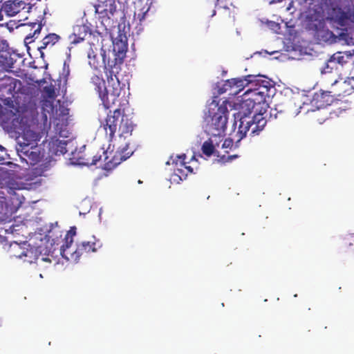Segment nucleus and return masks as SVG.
<instances>
[{"label": "nucleus", "mask_w": 354, "mask_h": 354, "mask_svg": "<svg viewBox=\"0 0 354 354\" xmlns=\"http://www.w3.org/2000/svg\"><path fill=\"white\" fill-rule=\"evenodd\" d=\"M215 13H216V11H215V10H214V12H213V15H215Z\"/></svg>", "instance_id": "obj_34"}, {"label": "nucleus", "mask_w": 354, "mask_h": 354, "mask_svg": "<svg viewBox=\"0 0 354 354\" xmlns=\"http://www.w3.org/2000/svg\"><path fill=\"white\" fill-rule=\"evenodd\" d=\"M338 10H339V14H340V16H339V19H339V21H342L343 19H346V12H344L342 10V8H338Z\"/></svg>", "instance_id": "obj_30"}, {"label": "nucleus", "mask_w": 354, "mask_h": 354, "mask_svg": "<svg viewBox=\"0 0 354 354\" xmlns=\"http://www.w3.org/2000/svg\"><path fill=\"white\" fill-rule=\"evenodd\" d=\"M89 65L95 70H98L102 65V57L98 55L92 48L88 52Z\"/></svg>", "instance_id": "obj_16"}, {"label": "nucleus", "mask_w": 354, "mask_h": 354, "mask_svg": "<svg viewBox=\"0 0 354 354\" xmlns=\"http://www.w3.org/2000/svg\"><path fill=\"white\" fill-rule=\"evenodd\" d=\"M21 88V82L18 79L7 75L0 78V92L3 95H8V98H10V96L15 97Z\"/></svg>", "instance_id": "obj_7"}, {"label": "nucleus", "mask_w": 354, "mask_h": 354, "mask_svg": "<svg viewBox=\"0 0 354 354\" xmlns=\"http://www.w3.org/2000/svg\"><path fill=\"white\" fill-rule=\"evenodd\" d=\"M330 96L328 92H322L319 93H315L313 97V101L315 102L316 106L318 108L325 107L330 104L328 102V98Z\"/></svg>", "instance_id": "obj_19"}, {"label": "nucleus", "mask_w": 354, "mask_h": 354, "mask_svg": "<svg viewBox=\"0 0 354 354\" xmlns=\"http://www.w3.org/2000/svg\"><path fill=\"white\" fill-rule=\"evenodd\" d=\"M207 117L206 131L212 137L222 136L227 127L228 110L225 106L212 104Z\"/></svg>", "instance_id": "obj_4"}, {"label": "nucleus", "mask_w": 354, "mask_h": 354, "mask_svg": "<svg viewBox=\"0 0 354 354\" xmlns=\"http://www.w3.org/2000/svg\"><path fill=\"white\" fill-rule=\"evenodd\" d=\"M88 34V28L84 25H77L73 27V32L69 35L71 44H77L84 40Z\"/></svg>", "instance_id": "obj_12"}, {"label": "nucleus", "mask_w": 354, "mask_h": 354, "mask_svg": "<svg viewBox=\"0 0 354 354\" xmlns=\"http://www.w3.org/2000/svg\"><path fill=\"white\" fill-rule=\"evenodd\" d=\"M177 167L174 169V174L176 176H178L180 180H183L184 179H186L187 174L186 171L184 167H182L180 166V162L177 160L176 163Z\"/></svg>", "instance_id": "obj_25"}, {"label": "nucleus", "mask_w": 354, "mask_h": 354, "mask_svg": "<svg viewBox=\"0 0 354 354\" xmlns=\"http://www.w3.org/2000/svg\"><path fill=\"white\" fill-rule=\"evenodd\" d=\"M91 82L94 86V89L96 91L99 95H102V93L104 91H106L107 89L106 87L105 81L101 76L97 75L92 76Z\"/></svg>", "instance_id": "obj_18"}, {"label": "nucleus", "mask_w": 354, "mask_h": 354, "mask_svg": "<svg viewBox=\"0 0 354 354\" xmlns=\"http://www.w3.org/2000/svg\"><path fill=\"white\" fill-rule=\"evenodd\" d=\"M102 247L99 240L92 241H82L77 243L76 247L72 245L68 249H60V254L63 258L73 263H77L80 257L86 256L91 252H95L97 249Z\"/></svg>", "instance_id": "obj_5"}, {"label": "nucleus", "mask_w": 354, "mask_h": 354, "mask_svg": "<svg viewBox=\"0 0 354 354\" xmlns=\"http://www.w3.org/2000/svg\"><path fill=\"white\" fill-rule=\"evenodd\" d=\"M351 56L352 55L347 52H337L332 56L330 62H337V63L343 65L348 62V59L351 58Z\"/></svg>", "instance_id": "obj_20"}, {"label": "nucleus", "mask_w": 354, "mask_h": 354, "mask_svg": "<svg viewBox=\"0 0 354 354\" xmlns=\"http://www.w3.org/2000/svg\"><path fill=\"white\" fill-rule=\"evenodd\" d=\"M28 150H26V151H24V153L27 154V153H28Z\"/></svg>", "instance_id": "obj_33"}, {"label": "nucleus", "mask_w": 354, "mask_h": 354, "mask_svg": "<svg viewBox=\"0 0 354 354\" xmlns=\"http://www.w3.org/2000/svg\"><path fill=\"white\" fill-rule=\"evenodd\" d=\"M30 156H32V160H37L39 158V155L36 154V153L31 151Z\"/></svg>", "instance_id": "obj_31"}, {"label": "nucleus", "mask_w": 354, "mask_h": 354, "mask_svg": "<svg viewBox=\"0 0 354 354\" xmlns=\"http://www.w3.org/2000/svg\"><path fill=\"white\" fill-rule=\"evenodd\" d=\"M258 75H248L241 77L230 79L231 91L229 95L235 96L239 95L245 88H250L255 83Z\"/></svg>", "instance_id": "obj_8"}, {"label": "nucleus", "mask_w": 354, "mask_h": 354, "mask_svg": "<svg viewBox=\"0 0 354 354\" xmlns=\"http://www.w3.org/2000/svg\"><path fill=\"white\" fill-rule=\"evenodd\" d=\"M25 7V2L19 0H8L3 5V10L10 17L15 16Z\"/></svg>", "instance_id": "obj_10"}, {"label": "nucleus", "mask_w": 354, "mask_h": 354, "mask_svg": "<svg viewBox=\"0 0 354 354\" xmlns=\"http://www.w3.org/2000/svg\"><path fill=\"white\" fill-rule=\"evenodd\" d=\"M148 10H149V9H147L146 11L142 12V13H139L138 15V19L140 24L145 20L146 15H147Z\"/></svg>", "instance_id": "obj_29"}, {"label": "nucleus", "mask_w": 354, "mask_h": 354, "mask_svg": "<svg viewBox=\"0 0 354 354\" xmlns=\"http://www.w3.org/2000/svg\"><path fill=\"white\" fill-rule=\"evenodd\" d=\"M68 74H69V70L68 69V71H67V75H68Z\"/></svg>", "instance_id": "obj_35"}, {"label": "nucleus", "mask_w": 354, "mask_h": 354, "mask_svg": "<svg viewBox=\"0 0 354 354\" xmlns=\"http://www.w3.org/2000/svg\"><path fill=\"white\" fill-rule=\"evenodd\" d=\"M100 127H103L109 141H112L117 131L120 138L131 136L133 130V124L131 120L124 115V109H115L113 112L109 111L106 118L100 122Z\"/></svg>", "instance_id": "obj_3"}, {"label": "nucleus", "mask_w": 354, "mask_h": 354, "mask_svg": "<svg viewBox=\"0 0 354 354\" xmlns=\"http://www.w3.org/2000/svg\"><path fill=\"white\" fill-rule=\"evenodd\" d=\"M127 50V44L122 41L115 43L113 50L100 48V56L102 57L104 71L109 84L118 78V75L121 71Z\"/></svg>", "instance_id": "obj_2"}, {"label": "nucleus", "mask_w": 354, "mask_h": 354, "mask_svg": "<svg viewBox=\"0 0 354 354\" xmlns=\"http://www.w3.org/2000/svg\"><path fill=\"white\" fill-rule=\"evenodd\" d=\"M133 153V151L129 150V143L126 142L122 148L119 147L115 152H110L109 155L106 154L104 158L103 169L107 171L113 169L122 162L129 158Z\"/></svg>", "instance_id": "obj_6"}, {"label": "nucleus", "mask_w": 354, "mask_h": 354, "mask_svg": "<svg viewBox=\"0 0 354 354\" xmlns=\"http://www.w3.org/2000/svg\"><path fill=\"white\" fill-rule=\"evenodd\" d=\"M234 142L231 138L225 139L222 145V148L223 149H231L233 147Z\"/></svg>", "instance_id": "obj_27"}, {"label": "nucleus", "mask_w": 354, "mask_h": 354, "mask_svg": "<svg viewBox=\"0 0 354 354\" xmlns=\"http://www.w3.org/2000/svg\"><path fill=\"white\" fill-rule=\"evenodd\" d=\"M31 30H33L32 33H29L25 38V41L30 43L32 41L33 37H37L39 35L42 28V24L41 23H32L30 25Z\"/></svg>", "instance_id": "obj_21"}, {"label": "nucleus", "mask_w": 354, "mask_h": 354, "mask_svg": "<svg viewBox=\"0 0 354 354\" xmlns=\"http://www.w3.org/2000/svg\"><path fill=\"white\" fill-rule=\"evenodd\" d=\"M216 88H217V93L218 95H221V94H223L224 93H226V92H228V93H230V91H231V81H230V79L225 80L222 84V85H220L219 84H218L216 85Z\"/></svg>", "instance_id": "obj_24"}, {"label": "nucleus", "mask_w": 354, "mask_h": 354, "mask_svg": "<svg viewBox=\"0 0 354 354\" xmlns=\"http://www.w3.org/2000/svg\"><path fill=\"white\" fill-rule=\"evenodd\" d=\"M46 92L48 94V96L49 97H55V90L54 88H50V87H45Z\"/></svg>", "instance_id": "obj_28"}, {"label": "nucleus", "mask_w": 354, "mask_h": 354, "mask_svg": "<svg viewBox=\"0 0 354 354\" xmlns=\"http://www.w3.org/2000/svg\"><path fill=\"white\" fill-rule=\"evenodd\" d=\"M178 158V161L180 162V166L182 167H184V169H185L187 176L189 174L194 173L193 167H192L191 166H187L186 165V162H185L186 156L185 154L179 156Z\"/></svg>", "instance_id": "obj_26"}, {"label": "nucleus", "mask_w": 354, "mask_h": 354, "mask_svg": "<svg viewBox=\"0 0 354 354\" xmlns=\"http://www.w3.org/2000/svg\"><path fill=\"white\" fill-rule=\"evenodd\" d=\"M22 138L24 142L21 144V146L23 147V150H26V147L29 146H30L31 148L36 147L37 145V141L39 140V136L31 130H26L24 131Z\"/></svg>", "instance_id": "obj_14"}, {"label": "nucleus", "mask_w": 354, "mask_h": 354, "mask_svg": "<svg viewBox=\"0 0 354 354\" xmlns=\"http://www.w3.org/2000/svg\"><path fill=\"white\" fill-rule=\"evenodd\" d=\"M67 142L64 140H60L59 139L52 140L49 142V149L55 155L65 154L67 152L66 150Z\"/></svg>", "instance_id": "obj_15"}, {"label": "nucleus", "mask_w": 354, "mask_h": 354, "mask_svg": "<svg viewBox=\"0 0 354 354\" xmlns=\"http://www.w3.org/2000/svg\"><path fill=\"white\" fill-rule=\"evenodd\" d=\"M76 234V227H72L71 229L67 232L66 236H65V241L64 243L61 246L60 249H68V248H71V246L73 245V238Z\"/></svg>", "instance_id": "obj_22"}, {"label": "nucleus", "mask_w": 354, "mask_h": 354, "mask_svg": "<svg viewBox=\"0 0 354 354\" xmlns=\"http://www.w3.org/2000/svg\"><path fill=\"white\" fill-rule=\"evenodd\" d=\"M60 39V37L55 33H50L46 35L41 41V46L38 47V49L40 50L41 56L43 55V53L41 50L43 49L46 48L48 46H53L55 45Z\"/></svg>", "instance_id": "obj_17"}, {"label": "nucleus", "mask_w": 354, "mask_h": 354, "mask_svg": "<svg viewBox=\"0 0 354 354\" xmlns=\"http://www.w3.org/2000/svg\"><path fill=\"white\" fill-rule=\"evenodd\" d=\"M203 153L209 157L215 153V148L212 141H205L202 145Z\"/></svg>", "instance_id": "obj_23"}, {"label": "nucleus", "mask_w": 354, "mask_h": 354, "mask_svg": "<svg viewBox=\"0 0 354 354\" xmlns=\"http://www.w3.org/2000/svg\"><path fill=\"white\" fill-rule=\"evenodd\" d=\"M106 154V151L104 150V149H100L96 153L91 152L88 155L86 154L84 158H80V164L87 166L95 165L102 160V156L105 157Z\"/></svg>", "instance_id": "obj_11"}, {"label": "nucleus", "mask_w": 354, "mask_h": 354, "mask_svg": "<svg viewBox=\"0 0 354 354\" xmlns=\"http://www.w3.org/2000/svg\"><path fill=\"white\" fill-rule=\"evenodd\" d=\"M272 89L274 90L272 81L264 75H258L255 83L243 93V95L250 96L243 100L241 111L234 115V125L236 126L239 122L236 134L237 142L245 138L250 130V134L254 136L265 127L267 120L264 114L269 108Z\"/></svg>", "instance_id": "obj_1"}, {"label": "nucleus", "mask_w": 354, "mask_h": 354, "mask_svg": "<svg viewBox=\"0 0 354 354\" xmlns=\"http://www.w3.org/2000/svg\"><path fill=\"white\" fill-rule=\"evenodd\" d=\"M109 85H111L113 88L112 92L110 93L106 89L102 95H99L106 109H109L116 104V102L119 101L118 97L120 92V81L118 78H116L115 81L111 82Z\"/></svg>", "instance_id": "obj_9"}, {"label": "nucleus", "mask_w": 354, "mask_h": 354, "mask_svg": "<svg viewBox=\"0 0 354 354\" xmlns=\"http://www.w3.org/2000/svg\"><path fill=\"white\" fill-rule=\"evenodd\" d=\"M237 157H238V156H237V155L229 156L227 157V160H232V159H234V158H237Z\"/></svg>", "instance_id": "obj_32"}, {"label": "nucleus", "mask_w": 354, "mask_h": 354, "mask_svg": "<svg viewBox=\"0 0 354 354\" xmlns=\"http://www.w3.org/2000/svg\"><path fill=\"white\" fill-rule=\"evenodd\" d=\"M39 256L37 249L30 245H28V248L23 250L20 254L16 255V257L23 259L24 261L30 263L35 262Z\"/></svg>", "instance_id": "obj_13"}]
</instances>
